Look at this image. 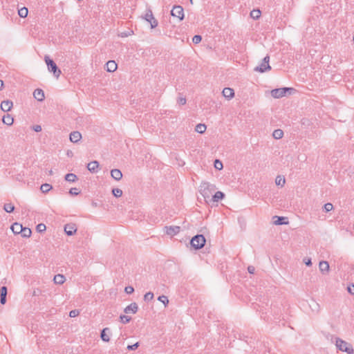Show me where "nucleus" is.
<instances>
[{"label":"nucleus","mask_w":354,"mask_h":354,"mask_svg":"<svg viewBox=\"0 0 354 354\" xmlns=\"http://www.w3.org/2000/svg\"><path fill=\"white\" fill-rule=\"evenodd\" d=\"M153 299V293L151 292H148L144 295V300L145 301H151Z\"/></svg>","instance_id":"39"},{"label":"nucleus","mask_w":354,"mask_h":354,"mask_svg":"<svg viewBox=\"0 0 354 354\" xmlns=\"http://www.w3.org/2000/svg\"><path fill=\"white\" fill-rule=\"evenodd\" d=\"M292 90V88L283 87L272 90L271 95L274 98H280L286 95V93Z\"/></svg>","instance_id":"6"},{"label":"nucleus","mask_w":354,"mask_h":354,"mask_svg":"<svg viewBox=\"0 0 354 354\" xmlns=\"http://www.w3.org/2000/svg\"><path fill=\"white\" fill-rule=\"evenodd\" d=\"M177 102L179 104L184 105L186 104L187 100L185 97L180 96L178 97Z\"/></svg>","instance_id":"46"},{"label":"nucleus","mask_w":354,"mask_h":354,"mask_svg":"<svg viewBox=\"0 0 354 354\" xmlns=\"http://www.w3.org/2000/svg\"><path fill=\"white\" fill-rule=\"evenodd\" d=\"M269 60H270V57L268 55H267L263 59L262 62H264V64H269Z\"/></svg>","instance_id":"52"},{"label":"nucleus","mask_w":354,"mask_h":354,"mask_svg":"<svg viewBox=\"0 0 354 354\" xmlns=\"http://www.w3.org/2000/svg\"><path fill=\"white\" fill-rule=\"evenodd\" d=\"M206 239L203 234H196L192 237L190 244L196 250L201 249L204 247Z\"/></svg>","instance_id":"3"},{"label":"nucleus","mask_w":354,"mask_h":354,"mask_svg":"<svg viewBox=\"0 0 354 354\" xmlns=\"http://www.w3.org/2000/svg\"><path fill=\"white\" fill-rule=\"evenodd\" d=\"M71 153H72V151H70V153H69V152H68V153H67V155H68V156H69V155H71Z\"/></svg>","instance_id":"59"},{"label":"nucleus","mask_w":354,"mask_h":354,"mask_svg":"<svg viewBox=\"0 0 354 354\" xmlns=\"http://www.w3.org/2000/svg\"><path fill=\"white\" fill-rule=\"evenodd\" d=\"M31 230L28 227H23V230L20 233L22 237L29 238L31 236Z\"/></svg>","instance_id":"28"},{"label":"nucleus","mask_w":354,"mask_h":354,"mask_svg":"<svg viewBox=\"0 0 354 354\" xmlns=\"http://www.w3.org/2000/svg\"><path fill=\"white\" fill-rule=\"evenodd\" d=\"M36 230L38 232H43L46 230V225L44 223H39L37 225Z\"/></svg>","instance_id":"41"},{"label":"nucleus","mask_w":354,"mask_h":354,"mask_svg":"<svg viewBox=\"0 0 354 354\" xmlns=\"http://www.w3.org/2000/svg\"><path fill=\"white\" fill-rule=\"evenodd\" d=\"M106 71L108 72H114L117 69V64L113 60H109L106 62Z\"/></svg>","instance_id":"22"},{"label":"nucleus","mask_w":354,"mask_h":354,"mask_svg":"<svg viewBox=\"0 0 354 354\" xmlns=\"http://www.w3.org/2000/svg\"><path fill=\"white\" fill-rule=\"evenodd\" d=\"M191 3H193V0H189Z\"/></svg>","instance_id":"62"},{"label":"nucleus","mask_w":354,"mask_h":354,"mask_svg":"<svg viewBox=\"0 0 354 354\" xmlns=\"http://www.w3.org/2000/svg\"><path fill=\"white\" fill-rule=\"evenodd\" d=\"M304 263L307 266H310L312 265V261L310 259H304Z\"/></svg>","instance_id":"53"},{"label":"nucleus","mask_w":354,"mask_h":354,"mask_svg":"<svg viewBox=\"0 0 354 354\" xmlns=\"http://www.w3.org/2000/svg\"><path fill=\"white\" fill-rule=\"evenodd\" d=\"M224 197V193L221 191H218L212 196V201L214 202H218L219 200L223 199Z\"/></svg>","instance_id":"26"},{"label":"nucleus","mask_w":354,"mask_h":354,"mask_svg":"<svg viewBox=\"0 0 354 354\" xmlns=\"http://www.w3.org/2000/svg\"><path fill=\"white\" fill-rule=\"evenodd\" d=\"M40 292V290H35L33 292V295L36 296V295H39V293Z\"/></svg>","instance_id":"55"},{"label":"nucleus","mask_w":354,"mask_h":354,"mask_svg":"<svg viewBox=\"0 0 354 354\" xmlns=\"http://www.w3.org/2000/svg\"><path fill=\"white\" fill-rule=\"evenodd\" d=\"M158 300L164 304L165 306L169 304V299L165 295L159 296Z\"/></svg>","instance_id":"38"},{"label":"nucleus","mask_w":354,"mask_h":354,"mask_svg":"<svg viewBox=\"0 0 354 354\" xmlns=\"http://www.w3.org/2000/svg\"><path fill=\"white\" fill-rule=\"evenodd\" d=\"M52 188V185L48 183L42 184L40 187V189L43 193L48 192Z\"/></svg>","instance_id":"31"},{"label":"nucleus","mask_w":354,"mask_h":354,"mask_svg":"<svg viewBox=\"0 0 354 354\" xmlns=\"http://www.w3.org/2000/svg\"><path fill=\"white\" fill-rule=\"evenodd\" d=\"M165 233L167 235H169L171 236H173L174 235H176L180 232V227L179 226H165Z\"/></svg>","instance_id":"8"},{"label":"nucleus","mask_w":354,"mask_h":354,"mask_svg":"<svg viewBox=\"0 0 354 354\" xmlns=\"http://www.w3.org/2000/svg\"><path fill=\"white\" fill-rule=\"evenodd\" d=\"M271 69V66L270 64H264V62H261L259 66H257L254 68V71L260 73H264L267 71H270Z\"/></svg>","instance_id":"17"},{"label":"nucleus","mask_w":354,"mask_h":354,"mask_svg":"<svg viewBox=\"0 0 354 354\" xmlns=\"http://www.w3.org/2000/svg\"><path fill=\"white\" fill-rule=\"evenodd\" d=\"M2 122L5 124H7L8 126H10L13 124L14 122V119L10 115V114H7L6 115H4L2 118Z\"/></svg>","instance_id":"24"},{"label":"nucleus","mask_w":354,"mask_h":354,"mask_svg":"<svg viewBox=\"0 0 354 354\" xmlns=\"http://www.w3.org/2000/svg\"><path fill=\"white\" fill-rule=\"evenodd\" d=\"M13 103L11 100H3L1 104V109L4 112H8L11 110Z\"/></svg>","instance_id":"11"},{"label":"nucleus","mask_w":354,"mask_h":354,"mask_svg":"<svg viewBox=\"0 0 354 354\" xmlns=\"http://www.w3.org/2000/svg\"><path fill=\"white\" fill-rule=\"evenodd\" d=\"M144 19L150 24L151 28H155L158 24V21L154 18L150 9L147 10Z\"/></svg>","instance_id":"7"},{"label":"nucleus","mask_w":354,"mask_h":354,"mask_svg":"<svg viewBox=\"0 0 354 354\" xmlns=\"http://www.w3.org/2000/svg\"><path fill=\"white\" fill-rule=\"evenodd\" d=\"M71 153H72V151H70V153H69V152H68V153H67V155H68V156H69V155H71Z\"/></svg>","instance_id":"61"},{"label":"nucleus","mask_w":354,"mask_h":354,"mask_svg":"<svg viewBox=\"0 0 354 354\" xmlns=\"http://www.w3.org/2000/svg\"><path fill=\"white\" fill-rule=\"evenodd\" d=\"M250 15L251 17L254 19H257L260 17L261 16V11L259 10H253L251 12H250Z\"/></svg>","instance_id":"36"},{"label":"nucleus","mask_w":354,"mask_h":354,"mask_svg":"<svg viewBox=\"0 0 354 354\" xmlns=\"http://www.w3.org/2000/svg\"><path fill=\"white\" fill-rule=\"evenodd\" d=\"M124 291L127 294H131L134 292V288L132 286H127L124 289Z\"/></svg>","instance_id":"48"},{"label":"nucleus","mask_w":354,"mask_h":354,"mask_svg":"<svg viewBox=\"0 0 354 354\" xmlns=\"http://www.w3.org/2000/svg\"><path fill=\"white\" fill-rule=\"evenodd\" d=\"M11 230L15 234H19L23 230V225L19 223H15L11 226Z\"/></svg>","instance_id":"21"},{"label":"nucleus","mask_w":354,"mask_h":354,"mask_svg":"<svg viewBox=\"0 0 354 354\" xmlns=\"http://www.w3.org/2000/svg\"><path fill=\"white\" fill-rule=\"evenodd\" d=\"M71 153H72V151H70V153H69V152H68V153H67V155H68V156H69V155H71Z\"/></svg>","instance_id":"60"},{"label":"nucleus","mask_w":354,"mask_h":354,"mask_svg":"<svg viewBox=\"0 0 354 354\" xmlns=\"http://www.w3.org/2000/svg\"><path fill=\"white\" fill-rule=\"evenodd\" d=\"M201 40H202V37L198 35H194L192 38L193 43H194L196 44L200 43L201 41Z\"/></svg>","instance_id":"43"},{"label":"nucleus","mask_w":354,"mask_h":354,"mask_svg":"<svg viewBox=\"0 0 354 354\" xmlns=\"http://www.w3.org/2000/svg\"><path fill=\"white\" fill-rule=\"evenodd\" d=\"M33 96L37 101L39 102H42L45 98L44 92L41 88L35 89L33 92Z\"/></svg>","instance_id":"14"},{"label":"nucleus","mask_w":354,"mask_h":354,"mask_svg":"<svg viewBox=\"0 0 354 354\" xmlns=\"http://www.w3.org/2000/svg\"><path fill=\"white\" fill-rule=\"evenodd\" d=\"M32 129L36 132H39L41 131V127L40 125H35L33 126Z\"/></svg>","instance_id":"51"},{"label":"nucleus","mask_w":354,"mask_h":354,"mask_svg":"<svg viewBox=\"0 0 354 354\" xmlns=\"http://www.w3.org/2000/svg\"><path fill=\"white\" fill-rule=\"evenodd\" d=\"M111 329L109 328H104L101 330L100 337L102 341L109 342L110 341Z\"/></svg>","instance_id":"10"},{"label":"nucleus","mask_w":354,"mask_h":354,"mask_svg":"<svg viewBox=\"0 0 354 354\" xmlns=\"http://www.w3.org/2000/svg\"><path fill=\"white\" fill-rule=\"evenodd\" d=\"M319 268L322 273L325 274L329 271V264L327 261H322L319 262Z\"/></svg>","instance_id":"20"},{"label":"nucleus","mask_w":354,"mask_h":354,"mask_svg":"<svg viewBox=\"0 0 354 354\" xmlns=\"http://www.w3.org/2000/svg\"><path fill=\"white\" fill-rule=\"evenodd\" d=\"M222 94L225 98H226L227 100H231L232 97H234V91L232 88L226 87V88H223V90L222 91Z\"/></svg>","instance_id":"13"},{"label":"nucleus","mask_w":354,"mask_h":354,"mask_svg":"<svg viewBox=\"0 0 354 354\" xmlns=\"http://www.w3.org/2000/svg\"><path fill=\"white\" fill-rule=\"evenodd\" d=\"M129 35H130V33L122 32L121 33V37H127Z\"/></svg>","instance_id":"54"},{"label":"nucleus","mask_w":354,"mask_h":354,"mask_svg":"<svg viewBox=\"0 0 354 354\" xmlns=\"http://www.w3.org/2000/svg\"><path fill=\"white\" fill-rule=\"evenodd\" d=\"M111 177L115 180H120L122 178V173L118 169H113L111 171Z\"/></svg>","instance_id":"19"},{"label":"nucleus","mask_w":354,"mask_h":354,"mask_svg":"<svg viewBox=\"0 0 354 354\" xmlns=\"http://www.w3.org/2000/svg\"><path fill=\"white\" fill-rule=\"evenodd\" d=\"M52 174H53V171H52V170H50V171H49V174H50V175H52Z\"/></svg>","instance_id":"57"},{"label":"nucleus","mask_w":354,"mask_h":354,"mask_svg":"<svg viewBox=\"0 0 354 354\" xmlns=\"http://www.w3.org/2000/svg\"><path fill=\"white\" fill-rule=\"evenodd\" d=\"M138 346H139V343L136 342L132 345H129L127 346V349L129 351H134V350L137 349Z\"/></svg>","instance_id":"45"},{"label":"nucleus","mask_w":354,"mask_h":354,"mask_svg":"<svg viewBox=\"0 0 354 354\" xmlns=\"http://www.w3.org/2000/svg\"><path fill=\"white\" fill-rule=\"evenodd\" d=\"M273 219H274L273 221L274 224L277 225H284L288 223L287 221H285L286 218L283 216H274L273 217Z\"/></svg>","instance_id":"23"},{"label":"nucleus","mask_w":354,"mask_h":354,"mask_svg":"<svg viewBox=\"0 0 354 354\" xmlns=\"http://www.w3.org/2000/svg\"><path fill=\"white\" fill-rule=\"evenodd\" d=\"M206 125L204 124H198L196 126L195 131L199 133H203L206 130Z\"/></svg>","instance_id":"30"},{"label":"nucleus","mask_w":354,"mask_h":354,"mask_svg":"<svg viewBox=\"0 0 354 354\" xmlns=\"http://www.w3.org/2000/svg\"><path fill=\"white\" fill-rule=\"evenodd\" d=\"M3 86V82L1 80H0V91L2 89Z\"/></svg>","instance_id":"56"},{"label":"nucleus","mask_w":354,"mask_h":354,"mask_svg":"<svg viewBox=\"0 0 354 354\" xmlns=\"http://www.w3.org/2000/svg\"><path fill=\"white\" fill-rule=\"evenodd\" d=\"M53 281L55 283L61 285L65 281V277L63 274H58L55 275Z\"/></svg>","instance_id":"25"},{"label":"nucleus","mask_w":354,"mask_h":354,"mask_svg":"<svg viewBox=\"0 0 354 354\" xmlns=\"http://www.w3.org/2000/svg\"><path fill=\"white\" fill-rule=\"evenodd\" d=\"M248 272H249V273H250V274H254V271H255V268H254V266H249L248 267Z\"/></svg>","instance_id":"50"},{"label":"nucleus","mask_w":354,"mask_h":354,"mask_svg":"<svg viewBox=\"0 0 354 354\" xmlns=\"http://www.w3.org/2000/svg\"><path fill=\"white\" fill-rule=\"evenodd\" d=\"M336 346L339 351L346 352L348 354H351L354 352L352 346L349 344L338 337L336 339Z\"/></svg>","instance_id":"4"},{"label":"nucleus","mask_w":354,"mask_h":354,"mask_svg":"<svg viewBox=\"0 0 354 354\" xmlns=\"http://www.w3.org/2000/svg\"><path fill=\"white\" fill-rule=\"evenodd\" d=\"M80 314V311L78 310H73L69 313V316L71 317H75Z\"/></svg>","instance_id":"47"},{"label":"nucleus","mask_w":354,"mask_h":354,"mask_svg":"<svg viewBox=\"0 0 354 354\" xmlns=\"http://www.w3.org/2000/svg\"><path fill=\"white\" fill-rule=\"evenodd\" d=\"M64 178L67 182H69V183H74L77 180V176L73 173L67 174L65 176Z\"/></svg>","instance_id":"27"},{"label":"nucleus","mask_w":354,"mask_h":354,"mask_svg":"<svg viewBox=\"0 0 354 354\" xmlns=\"http://www.w3.org/2000/svg\"><path fill=\"white\" fill-rule=\"evenodd\" d=\"M8 294V289L6 286H2L0 288V303L3 305L6 303V296Z\"/></svg>","instance_id":"15"},{"label":"nucleus","mask_w":354,"mask_h":354,"mask_svg":"<svg viewBox=\"0 0 354 354\" xmlns=\"http://www.w3.org/2000/svg\"><path fill=\"white\" fill-rule=\"evenodd\" d=\"M120 319L122 324H125L129 323L131 321V318L129 316L122 315L120 316Z\"/></svg>","instance_id":"37"},{"label":"nucleus","mask_w":354,"mask_h":354,"mask_svg":"<svg viewBox=\"0 0 354 354\" xmlns=\"http://www.w3.org/2000/svg\"><path fill=\"white\" fill-rule=\"evenodd\" d=\"M283 136V131L281 129H275L272 133V136L274 139H280Z\"/></svg>","instance_id":"29"},{"label":"nucleus","mask_w":354,"mask_h":354,"mask_svg":"<svg viewBox=\"0 0 354 354\" xmlns=\"http://www.w3.org/2000/svg\"><path fill=\"white\" fill-rule=\"evenodd\" d=\"M28 8L26 7L21 8V9H19L18 10V14H19V17L21 18L26 17L28 15Z\"/></svg>","instance_id":"32"},{"label":"nucleus","mask_w":354,"mask_h":354,"mask_svg":"<svg viewBox=\"0 0 354 354\" xmlns=\"http://www.w3.org/2000/svg\"><path fill=\"white\" fill-rule=\"evenodd\" d=\"M275 183L277 185L283 187L286 183V180L284 178H281V176H278L276 178Z\"/></svg>","instance_id":"35"},{"label":"nucleus","mask_w":354,"mask_h":354,"mask_svg":"<svg viewBox=\"0 0 354 354\" xmlns=\"http://www.w3.org/2000/svg\"><path fill=\"white\" fill-rule=\"evenodd\" d=\"M215 189V185L207 182H203L199 187V192L203 196L205 201H207V200L210 198Z\"/></svg>","instance_id":"1"},{"label":"nucleus","mask_w":354,"mask_h":354,"mask_svg":"<svg viewBox=\"0 0 354 354\" xmlns=\"http://www.w3.org/2000/svg\"><path fill=\"white\" fill-rule=\"evenodd\" d=\"M347 290L351 295H354V284L349 285Z\"/></svg>","instance_id":"49"},{"label":"nucleus","mask_w":354,"mask_h":354,"mask_svg":"<svg viewBox=\"0 0 354 354\" xmlns=\"http://www.w3.org/2000/svg\"><path fill=\"white\" fill-rule=\"evenodd\" d=\"M138 310V306L136 303L133 302L127 306L124 309V312L127 314L133 313L135 314Z\"/></svg>","instance_id":"12"},{"label":"nucleus","mask_w":354,"mask_h":354,"mask_svg":"<svg viewBox=\"0 0 354 354\" xmlns=\"http://www.w3.org/2000/svg\"><path fill=\"white\" fill-rule=\"evenodd\" d=\"M3 209L8 213H11L15 210V206L12 203H6Z\"/></svg>","instance_id":"33"},{"label":"nucleus","mask_w":354,"mask_h":354,"mask_svg":"<svg viewBox=\"0 0 354 354\" xmlns=\"http://www.w3.org/2000/svg\"><path fill=\"white\" fill-rule=\"evenodd\" d=\"M69 138L71 142L76 143L82 138V134L79 131H73L70 133Z\"/></svg>","instance_id":"16"},{"label":"nucleus","mask_w":354,"mask_h":354,"mask_svg":"<svg viewBox=\"0 0 354 354\" xmlns=\"http://www.w3.org/2000/svg\"><path fill=\"white\" fill-rule=\"evenodd\" d=\"M171 15L176 17L180 22L184 19V10L181 6H174L171 10Z\"/></svg>","instance_id":"5"},{"label":"nucleus","mask_w":354,"mask_h":354,"mask_svg":"<svg viewBox=\"0 0 354 354\" xmlns=\"http://www.w3.org/2000/svg\"><path fill=\"white\" fill-rule=\"evenodd\" d=\"M214 165V167L218 170H221L223 167L222 162L217 159L215 160Z\"/></svg>","instance_id":"40"},{"label":"nucleus","mask_w":354,"mask_h":354,"mask_svg":"<svg viewBox=\"0 0 354 354\" xmlns=\"http://www.w3.org/2000/svg\"><path fill=\"white\" fill-rule=\"evenodd\" d=\"M77 227L75 223H67L64 226V232L68 236H72L77 232Z\"/></svg>","instance_id":"9"},{"label":"nucleus","mask_w":354,"mask_h":354,"mask_svg":"<svg viewBox=\"0 0 354 354\" xmlns=\"http://www.w3.org/2000/svg\"><path fill=\"white\" fill-rule=\"evenodd\" d=\"M112 194L115 197L119 198L122 195V190L120 189V188H113Z\"/></svg>","instance_id":"34"},{"label":"nucleus","mask_w":354,"mask_h":354,"mask_svg":"<svg viewBox=\"0 0 354 354\" xmlns=\"http://www.w3.org/2000/svg\"><path fill=\"white\" fill-rule=\"evenodd\" d=\"M69 193L73 196H77L80 193V192L77 188L73 187L70 189Z\"/></svg>","instance_id":"44"},{"label":"nucleus","mask_w":354,"mask_h":354,"mask_svg":"<svg viewBox=\"0 0 354 354\" xmlns=\"http://www.w3.org/2000/svg\"><path fill=\"white\" fill-rule=\"evenodd\" d=\"M99 167V162L97 160H93L88 163L87 169L92 173H96Z\"/></svg>","instance_id":"18"},{"label":"nucleus","mask_w":354,"mask_h":354,"mask_svg":"<svg viewBox=\"0 0 354 354\" xmlns=\"http://www.w3.org/2000/svg\"><path fill=\"white\" fill-rule=\"evenodd\" d=\"M326 212H328L333 209V205L330 203H327L324 206Z\"/></svg>","instance_id":"42"},{"label":"nucleus","mask_w":354,"mask_h":354,"mask_svg":"<svg viewBox=\"0 0 354 354\" xmlns=\"http://www.w3.org/2000/svg\"><path fill=\"white\" fill-rule=\"evenodd\" d=\"M44 60L47 65L48 70L50 72H52L56 78H58L61 75L62 72L60 69L57 67L55 62L53 59H51L48 56H45Z\"/></svg>","instance_id":"2"},{"label":"nucleus","mask_w":354,"mask_h":354,"mask_svg":"<svg viewBox=\"0 0 354 354\" xmlns=\"http://www.w3.org/2000/svg\"><path fill=\"white\" fill-rule=\"evenodd\" d=\"M93 205L96 207L97 206V203H93Z\"/></svg>","instance_id":"58"}]
</instances>
